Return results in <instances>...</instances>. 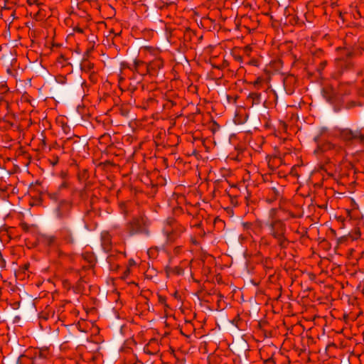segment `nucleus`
<instances>
[{
    "label": "nucleus",
    "instance_id": "f257e3e1",
    "mask_svg": "<svg viewBox=\"0 0 364 364\" xmlns=\"http://www.w3.org/2000/svg\"><path fill=\"white\" fill-rule=\"evenodd\" d=\"M268 228L269 234L277 242L278 247L281 249H287L290 243L287 238V225L284 220L281 219H272L266 223Z\"/></svg>",
    "mask_w": 364,
    "mask_h": 364
},
{
    "label": "nucleus",
    "instance_id": "39448f33",
    "mask_svg": "<svg viewBox=\"0 0 364 364\" xmlns=\"http://www.w3.org/2000/svg\"><path fill=\"white\" fill-rule=\"evenodd\" d=\"M343 50V56L336 60V66L341 75L344 72L352 70L355 65L352 60L354 52L347 49V47H344Z\"/></svg>",
    "mask_w": 364,
    "mask_h": 364
},
{
    "label": "nucleus",
    "instance_id": "5701e85b",
    "mask_svg": "<svg viewBox=\"0 0 364 364\" xmlns=\"http://www.w3.org/2000/svg\"><path fill=\"white\" fill-rule=\"evenodd\" d=\"M349 50H353L354 52V56L355 55H361L364 52V47L361 46H355L353 48H347Z\"/></svg>",
    "mask_w": 364,
    "mask_h": 364
},
{
    "label": "nucleus",
    "instance_id": "58836bf2",
    "mask_svg": "<svg viewBox=\"0 0 364 364\" xmlns=\"http://www.w3.org/2000/svg\"><path fill=\"white\" fill-rule=\"evenodd\" d=\"M289 218H295L296 215L291 211H286Z\"/></svg>",
    "mask_w": 364,
    "mask_h": 364
},
{
    "label": "nucleus",
    "instance_id": "423d86ee",
    "mask_svg": "<svg viewBox=\"0 0 364 364\" xmlns=\"http://www.w3.org/2000/svg\"><path fill=\"white\" fill-rule=\"evenodd\" d=\"M72 208L73 204L71 202L66 200H62L55 210L57 218L63 220L70 217Z\"/></svg>",
    "mask_w": 364,
    "mask_h": 364
},
{
    "label": "nucleus",
    "instance_id": "b1692460",
    "mask_svg": "<svg viewBox=\"0 0 364 364\" xmlns=\"http://www.w3.org/2000/svg\"><path fill=\"white\" fill-rule=\"evenodd\" d=\"M9 92V88L6 81L0 82V95H3Z\"/></svg>",
    "mask_w": 364,
    "mask_h": 364
},
{
    "label": "nucleus",
    "instance_id": "cd10ccee",
    "mask_svg": "<svg viewBox=\"0 0 364 364\" xmlns=\"http://www.w3.org/2000/svg\"><path fill=\"white\" fill-rule=\"evenodd\" d=\"M156 102V101L154 98L150 97L146 100V101L145 102H144V108L149 107V106L154 104Z\"/></svg>",
    "mask_w": 364,
    "mask_h": 364
},
{
    "label": "nucleus",
    "instance_id": "0eeeda50",
    "mask_svg": "<svg viewBox=\"0 0 364 364\" xmlns=\"http://www.w3.org/2000/svg\"><path fill=\"white\" fill-rule=\"evenodd\" d=\"M51 357L50 349L47 347L38 348L35 350L33 363V364H43L46 360Z\"/></svg>",
    "mask_w": 364,
    "mask_h": 364
},
{
    "label": "nucleus",
    "instance_id": "a878e982",
    "mask_svg": "<svg viewBox=\"0 0 364 364\" xmlns=\"http://www.w3.org/2000/svg\"><path fill=\"white\" fill-rule=\"evenodd\" d=\"M57 237L55 235H49L46 237V241L49 246L54 245L56 243Z\"/></svg>",
    "mask_w": 364,
    "mask_h": 364
},
{
    "label": "nucleus",
    "instance_id": "f03ea898",
    "mask_svg": "<svg viewBox=\"0 0 364 364\" xmlns=\"http://www.w3.org/2000/svg\"><path fill=\"white\" fill-rule=\"evenodd\" d=\"M338 139L346 146L358 144L364 146V128L352 129L350 127L336 129Z\"/></svg>",
    "mask_w": 364,
    "mask_h": 364
},
{
    "label": "nucleus",
    "instance_id": "72a5a7b5",
    "mask_svg": "<svg viewBox=\"0 0 364 364\" xmlns=\"http://www.w3.org/2000/svg\"><path fill=\"white\" fill-rule=\"evenodd\" d=\"M242 226H243V228H244L245 230H249V229H250V228H252V224L251 223H248V222H247V223H242Z\"/></svg>",
    "mask_w": 364,
    "mask_h": 364
},
{
    "label": "nucleus",
    "instance_id": "ddd939ff",
    "mask_svg": "<svg viewBox=\"0 0 364 364\" xmlns=\"http://www.w3.org/2000/svg\"><path fill=\"white\" fill-rule=\"evenodd\" d=\"M122 256L121 252H112L107 257V262L109 263L110 269H117L119 264H118V259Z\"/></svg>",
    "mask_w": 364,
    "mask_h": 364
},
{
    "label": "nucleus",
    "instance_id": "bb28decb",
    "mask_svg": "<svg viewBox=\"0 0 364 364\" xmlns=\"http://www.w3.org/2000/svg\"><path fill=\"white\" fill-rule=\"evenodd\" d=\"M247 64L249 65L255 66V67H259L260 61L258 59H257V58H252V59H250L247 63Z\"/></svg>",
    "mask_w": 364,
    "mask_h": 364
},
{
    "label": "nucleus",
    "instance_id": "2eb2a0df",
    "mask_svg": "<svg viewBox=\"0 0 364 364\" xmlns=\"http://www.w3.org/2000/svg\"><path fill=\"white\" fill-rule=\"evenodd\" d=\"M225 194L227 196H231L232 197H236L240 198H246V196L242 197V191L237 186H232L229 189L225 190Z\"/></svg>",
    "mask_w": 364,
    "mask_h": 364
},
{
    "label": "nucleus",
    "instance_id": "4c0bfd02",
    "mask_svg": "<svg viewBox=\"0 0 364 364\" xmlns=\"http://www.w3.org/2000/svg\"><path fill=\"white\" fill-rule=\"evenodd\" d=\"M227 99L228 100L229 102H236V100H237V97H231L230 95H227Z\"/></svg>",
    "mask_w": 364,
    "mask_h": 364
},
{
    "label": "nucleus",
    "instance_id": "f8f14e48",
    "mask_svg": "<svg viewBox=\"0 0 364 364\" xmlns=\"http://www.w3.org/2000/svg\"><path fill=\"white\" fill-rule=\"evenodd\" d=\"M101 246L105 252H109L112 250V235L108 231H102L100 236Z\"/></svg>",
    "mask_w": 364,
    "mask_h": 364
},
{
    "label": "nucleus",
    "instance_id": "c03bdc74",
    "mask_svg": "<svg viewBox=\"0 0 364 364\" xmlns=\"http://www.w3.org/2000/svg\"><path fill=\"white\" fill-rule=\"evenodd\" d=\"M168 104H171V107H173V106H174V105H176V103H175V102H173V101H170V102H168V104H167V105H168Z\"/></svg>",
    "mask_w": 364,
    "mask_h": 364
},
{
    "label": "nucleus",
    "instance_id": "2f4dec72",
    "mask_svg": "<svg viewBox=\"0 0 364 364\" xmlns=\"http://www.w3.org/2000/svg\"><path fill=\"white\" fill-rule=\"evenodd\" d=\"M327 65V62L326 60H323L320 63L319 65H318V70L319 72H321V70H323L325 67Z\"/></svg>",
    "mask_w": 364,
    "mask_h": 364
},
{
    "label": "nucleus",
    "instance_id": "1a4fd4ad",
    "mask_svg": "<svg viewBox=\"0 0 364 364\" xmlns=\"http://www.w3.org/2000/svg\"><path fill=\"white\" fill-rule=\"evenodd\" d=\"M160 344L157 339L151 338L144 347V352L150 355H157L160 352Z\"/></svg>",
    "mask_w": 364,
    "mask_h": 364
},
{
    "label": "nucleus",
    "instance_id": "a211bd4d",
    "mask_svg": "<svg viewBox=\"0 0 364 364\" xmlns=\"http://www.w3.org/2000/svg\"><path fill=\"white\" fill-rule=\"evenodd\" d=\"M82 257L90 264V267H94L97 262V258L93 252L86 251L82 254Z\"/></svg>",
    "mask_w": 364,
    "mask_h": 364
},
{
    "label": "nucleus",
    "instance_id": "c85d7f7f",
    "mask_svg": "<svg viewBox=\"0 0 364 364\" xmlns=\"http://www.w3.org/2000/svg\"><path fill=\"white\" fill-rule=\"evenodd\" d=\"M69 186V183L64 181L59 186H58V191L60 192L64 189H67Z\"/></svg>",
    "mask_w": 364,
    "mask_h": 364
},
{
    "label": "nucleus",
    "instance_id": "c9c22d12",
    "mask_svg": "<svg viewBox=\"0 0 364 364\" xmlns=\"http://www.w3.org/2000/svg\"><path fill=\"white\" fill-rule=\"evenodd\" d=\"M75 138L77 139L75 140L74 142H77V139H79V137L77 136H74L73 138H72V137L67 138V139L64 141V144L68 143L70 141L74 139Z\"/></svg>",
    "mask_w": 364,
    "mask_h": 364
},
{
    "label": "nucleus",
    "instance_id": "aec40b11",
    "mask_svg": "<svg viewBox=\"0 0 364 364\" xmlns=\"http://www.w3.org/2000/svg\"><path fill=\"white\" fill-rule=\"evenodd\" d=\"M9 112V103L3 97H0V114Z\"/></svg>",
    "mask_w": 364,
    "mask_h": 364
},
{
    "label": "nucleus",
    "instance_id": "dca6fc26",
    "mask_svg": "<svg viewBox=\"0 0 364 364\" xmlns=\"http://www.w3.org/2000/svg\"><path fill=\"white\" fill-rule=\"evenodd\" d=\"M324 149L333 151L335 152V154H339L342 156H343L346 154V151L342 146H338L336 144H332L330 142L327 143L325 145Z\"/></svg>",
    "mask_w": 364,
    "mask_h": 364
},
{
    "label": "nucleus",
    "instance_id": "4468645a",
    "mask_svg": "<svg viewBox=\"0 0 364 364\" xmlns=\"http://www.w3.org/2000/svg\"><path fill=\"white\" fill-rule=\"evenodd\" d=\"M95 65L87 57L82 58L80 63V69L85 73H90L94 70Z\"/></svg>",
    "mask_w": 364,
    "mask_h": 364
},
{
    "label": "nucleus",
    "instance_id": "f704fd0d",
    "mask_svg": "<svg viewBox=\"0 0 364 364\" xmlns=\"http://www.w3.org/2000/svg\"><path fill=\"white\" fill-rule=\"evenodd\" d=\"M73 31L76 33H84V30L79 27V26H76L73 28Z\"/></svg>",
    "mask_w": 364,
    "mask_h": 364
},
{
    "label": "nucleus",
    "instance_id": "9b49d317",
    "mask_svg": "<svg viewBox=\"0 0 364 364\" xmlns=\"http://www.w3.org/2000/svg\"><path fill=\"white\" fill-rule=\"evenodd\" d=\"M164 60L158 57L150 61L149 65V75H156L158 72L164 67Z\"/></svg>",
    "mask_w": 364,
    "mask_h": 364
},
{
    "label": "nucleus",
    "instance_id": "7ed1b4c3",
    "mask_svg": "<svg viewBox=\"0 0 364 364\" xmlns=\"http://www.w3.org/2000/svg\"><path fill=\"white\" fill-rule=\"evenodd\" d=\"M186 230L185 226L176 221L173 218H168L166 220L164 233L166 236L167 241L173 242L180 238Z\"/></svg>",
    "mask_w": 364,
    "mask_h": 364
},
{
    "label": "nucleus",
    "instance_id": "c756f323",
    "mask_svg": "<svg viewBox=\"0 0 364 364\" xmlns=\"http://www.w3.org/2000/svg\"><path fill=\"white\" fill-rule=\"evenodd\" d=\"M90 80L93 82H95L97 81V75L95 73V72L93 70L92 72H90Z\"/></svg>",
    "mask_w": 364,
    "mask_h": 364
},
{
    "label": "nucleus",
    "instance_id": "412c9836",
    "mask_svg": "<svg viewBox=\"0 0 364 364\" xmlns=\"http://www.w3.org/2000/svg\"><path fill=\"white\" fill-rule=\"evenodd\" d=\"M279 196V192L276 188H272L269 190V196L267 197L266 200L271 203L275 200L277 199L278 196Z\"/></svg>",
    "mask_w": 364,
    "mask_h": 364
},
{
    "label": "nucleus",
    "instance_id": "a19ab883",
    "mask_svg": "<svg viewBox=\"0 0 364 364\" xmlns=\"http://www.w3.org/2000/svg\"><path fill=\"white\" fill-rule=\"evenodd\" d=\"M235 59L237 62H242V58L240 55L235 56Z\"/></svg>",
    "mask_w": 364,
    "mask_h": 364
},
{
    "label": "nucleus",
    "instance_id": "f3484780",
    "mask_svg": "<svg viewBox=\"0 0 364 364\" xmlns=\"http://www.w3.org/2000/svg\"><path fill=\"white\" fill-rule=\"evenodd\" d=\"M261 93L252 92L248 95L247 100L251 104L252 106L257 105L261 103Z\"/></svg>",
    "mask_w": 364,
    "mask_h": 364
},
{
    "label": "nucleus",
    "instance_id": "6e6552de",
    "mask_svg": "<svg viewBox=\"0 0 364 364\" xmlns=\"http://www.w3.org/2000/svg\"><path fill=\"white\" fill-rule=\"evenodd\" d=\"M58 235L60 239L65 244L73 245L75 243V237L73 230L67 227H62L58 230Z\"/></svg>",
    "mask_w": 364,
    "mask_h": 364
},
{
    "label": "nucleus",
    "instance_id": "9d476101",
    "mask_svg": "<svg viewBox=\"0 0 364 364\" xmlns=\"http://www.w3.org/2000/svg\"><path fill=\"white\" fill-rule=\"evenodd\" d=\"M131 70L141 76L149 74V65L139 59L134 60L133 67Z\"/></svg>",
    "mask_w": 364,
    "mask_h": 364
},
{
    "label": "nucleus",
    "instance_id": "ea45409f",
    "mask_svg": "<svg viewBox=\"0 0 364 364\" xmlns=\"http://www.w3.org/2000/svg\"><path fill=\"white\" fill-rule=\"evenodd\" d=\"M90 50H87L83 55V58L87 57L90 59Z\"/></svg>",
    "mask_w": 364,
    "mask_h": 364
},
{
    "label": "nucleus",
    "instance_id": "e433bc0d",
    "mask_svg": "<svg viewBox=\"0 0 364 364\" xmlns=\"http://www.w3.org/2000/svg\"><path fill=\"white\" fill-rule=\"evenodd\" d=\"M58 198H59L58 192L53 193L50 194V198H52V199L57 200V199H58Z\"/></svg>",
    "mask_w": 364,
    "mask_h": 364
},
{
    "label": "nucleus",
    "instance_id": "de8ad7c7",
    "mask_svg": "<svg viewBox=\"0 0 364 364\" xmlns=\"http://www.w3.org/2000/svg\"><path fill=\"white\" fill-rule=\"evenodd\" d=\"M361 258H362L363 259H364V252H363L361 253Z\"/></svg>",
    "mask_w": 364,
    "mask_h": 364
},
{
    "label": "nucleus",
    "instance_id": "49530a36",
    "mask_svg": "<svg viewBox=\"0 0 364 364\" xmlns=\"http://www.w3.org/2000/svg\"><path fill=\"white\" fill-rule=\"evenodd\" d=\"M275 212H276V210H275V209H274V208L271 209V210H270V215H274V214L275 213Z\"/></svg>",
    "mask_w": 364,
    "mask_h": 364
},
{
    "label": "nucleus",
    "instance_id": "79ce46f5",
    "mask_svg": "<svg viewBox=\"0 0 364 364\" xmlns=\"http://www.w3.org/2000/svg\"><path fill=\"white\" fill-rule=\"evenodd\" d=\"M165 301H166V299L164 297L159 296V301L161 303H164Z\"/></svg>",
    "mask_w": 364,
    "mask_h": 364
},
{
    "label": "nucleus",
    "instance_id": "37998d69",
    "mask_svg": "<svg viewBox=\"0 0 364 364\" xmlns=\"http://www.w3.org/2000/svg\"><path fill=\"white\" fill-rule=\"evenodd\" d=\"M267 364H273L274 363V360H268L266 361Z\"/></svg>",
    "mask_w": 364,
    "mask_h": 364
},
{
    "label": "nucleus",
    "instance_id": "473e14b6",
    "mask_svg": "<svg viewBox=\"0 0 364 364\" xmlns=\"http://www.w3.org/2000/svg\"><path fill=\"white\" fill-rule=\"evenodd\" d=\"M208 364H219V363L217 361L216 357L212 356L208 358Z\"/></svg>",
    "mask_w": 364,
    "mask_h": 364
},
{
    "label": "nucleus",
    "instance_id": "a18cd8bd",
    "mask_svg": "<svg viewBox=\"0 0 364 364\" xmlns=\"http://www.w3.org/2000/svg\"><path fill=\"white\" fill-rule=\"evenodd\" d=\"M28 267H29V264H24V266H23V269H24L25 270H27V269H28Z\"/></svg>",
    "mask_w": 364,
    "mask_h": 364
},
{
    "label": "nucleus",
    "instance_id": "7c9ffc66",
    "mask_svg": "<svg viewBox=\"0 0 364 364\" xmlns=\"http://www.w3.org/2000/svg\"><path fill=\"white\" fill-rule=\"evenodd\" d=\"M83 282H83V280H82V278H80V279L77 281V284H76V289H77V291H81V289H82V288H84V287H82V283H83Z\"/></svg>",
    "mask_w": 364,
    "mask_h": 364
},
{
    "label": "nucleus",
    "instance_id": "393cba45",
    "mask_svg": "<svg viewBox=\"0 0 364 364\" xmlns=\"http://www.w3.org/2000/svg\"><path fill=\"white\" fill-rule=\"evenodd\" d=\"M228 197L229 198V200H230L231 205L234 207L239 205V204L242 203V198H236V197L233 198V197H232V196H228Z\"/></svg>",
    "mask_w": 364,
    "mask_h": 364
},
{
    "label": "nucleus",
    "instance_id": "4be33fe9",
    "mask_svg": "<svg viewBox=\"0 0 364 364\" xmlns=\"http://www.w3.org/2000/svg\"><path fill=\"white\" fill-rule=\"evenodd\" d=\"M348 237L352 240H355L358 238L362 240V232L360 229L358 228H354L351 232H349Z\"/></svg>",
    "mask_w": 364,
    "mask_h": 364
},
{
    "label": "nucleus",
    "instance_id": "20e7f679",
    "mask_svg": "<svg viewBox=\"0 0 364 364\" xmlns=\"http://www.w3.org/2000/svg\"><path fill=\"white\" fill-rule=\"evenodd\" d=\"M149 220L145 217L134 218L127 224V230L129 235L136 234L149 235Z\"/></svg>",
    "mask_w": 364,
    "mask_h": 364
},
{
    "label": "nucleus",
    "instance_id": "6ab92c4d",
    "mask_svg": "<svg viewBox=\"0 0 364 364\" xmlns=\"http://www.w3.org/2000/svg\"><path fill=\"white\" fill-rule=\"evenodd\" d=\"M268 79L266 77L259 76L256 78V80L252 82V85L255 88L259 90L264 87V85L267 84Z\"/></svg>",
    "mask_w": 364,
    "mask_h": 364
}]
</instances>
